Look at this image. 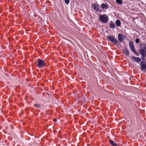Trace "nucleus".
I'll list each match as a JSON object with an SVG mask.
<instances>
[{
	"label": "nucleus",
	"mask_w": 146,
	"mask_h": 146,
	"mask_svg": "<svg viewBox=\"0 0 146 146\" xmlns=\"http://www.w3.org/2000/svg\"><path fill=\"white\" fill-rule=\"evenodd\" d=\"M36 66L39 68H42L44 66L45 63L43 60L38 59L36 61Z\"/></svg>",
	"instance_id": "1"
},
{
	"label": "nucleus",
	"mask_w": 146,
	"mask_h": 146,
	"mask_svg": "<svg viewBox=\"0 0 146 146\" xmlns=\"http://www.w3.org/2000/svg\"><path fill=\"white\" fill-rule=\"evenodd\" d=\"M139 52L142 56L145 57L146 56V44H143L142 48L139 50Z\"/></svg>",
	"instance_id": "2"
},
{
	"label": "nucleus",
	"mask_w": 146,
	"mask_h": 146,
	"mask_svg": "<svg viewBox=\"0 0 146 146\" xmlns=\"http://www.w3.org/2000/svg\"><path fill=\"white\" fill-rule=\"evenodd\" d=\"M108 17L106 15H101L100 16V19L102 22L106 23L108 22Z\"/></svg>",
	"instance_id": "3"
},
{
	"label": "nucleus",
	"mask_w": 146,
	"mask_h": 146,
	"mask_svg": "<svg viewBox=\"0 0 146 146\" xmlns=\"http://www.w3.org/2000/svg\"><path fill=\"white\" fill-rule=\"evenodd\" d=\"M141 70L144 72H146V62L144 61H142L140 64Z\"/></svg>",
	"instance_id": "4"
},
{
	"label": "nucleus",
	"mask_w": 146,
	"mask_h": 146,
	"mask_svg": "<svg viewBox=\"0 0 146 146\" xmlns=\"http://www.w3.org/2000/svg\"><path fill=\"white\" fill-rule=\"evenodd\" d=\"M108 40L112 42L114 44H117V40L116 39L115 37L111 36H107Z\"/></svg>",
	"instance_id": "5"
},
{
	"label": "nucleus",
	"mask_w": 146,
	"mask_h": 146,
	"mask_svg": "<svg viewBox=\"0 0 146 146\" xmlns=\"http://www.w3.org/2000/svg\"><path fill=\"white\" fill-rule=\"evenodd\" d=\"M125 38V36L123 35L122 34H119L118 35V39L120 42H122L123 40Z\"/></svg>",
	"instance_id": "6"
},
{
	"label": "nucleus",
	"mask_w": 146,
	"mask_h": 146,
	"mask_svg": "<svg viewBox=\"0 0 146 146\" xmlns=\"http://www.w3.org/2000/svg\"><path fill=\"white\" fill-rule=\"evenodd\" d=\"M129 46L132 50V51L134 53H136V51L135 49L133 43V42L131 41H130L129 42Z\"/></svg>",
	"instance_id": "7"
},
{
	"label": "nucleus",
	"mask_w": 146,
	"mask_h": 146,
	"mask_svg": "<svg viewBox=\"0 0 146 146\" xmlns=\"http://www.w3.org/2000/svg\"><path fill=\"white\" fill-rule=\"evenodd\" d=\"M92 7L96 11H100V12H101L100 10V7L98 6L95 5V4H93Z\"/></svg>",
	"instance_id": "8"
},
{
	"label": "nucleus",
	"mask_w": 146,
	"mask_h": 146,
	"mask_svg": "<svg viewBox=\"0 0 146 146\" xmlns=\"http://www.w3.org/2000/svg\"><path fill=\"white\" fill-rule=\"evenodd\" d=\"M131 58L134 61L137 62H140L141 61V60L140 59V58H137L133 56H132L131 57Z\"/></svg>",
	"instance_id": "9"
},
{
	"label": "nucleus",
	"mask_w": 146,
	"mask_h": 146,
	"mask_svg": "<svg viewBox=\"0 0 146 146\" xmlns=\"http://www.w3.org/2000/svg\"><path fill=\"white\" fill-rule=\"evenodd\" d=\"M101 7L103 9H107L108 8L107 6L105 4L102 3L101 5Z\"/></svg>",
	"instance_id": "10"
},
{
	"label": "nucleus",
	"mask_w": 146,
	"mask_h": 146,
	"mask_svg": "<svg viewBox=\"0 0 146 146\" xmlns=\"http://www.w3.org/2000/svg\"><path fill=\"white\" fill-rule=\"evenodd\" d=\"M123 53L126 55H128L129 54V52L127 50L125 49H124L123 50Z\"/></svg>",
	"instance_id": "11"
},
{
	"label": "nucleus",
	"mask_w": 146,
	"mask_h": 146,
	"mask_svg": "<svg viewBox=\"0 0 146 146\" xmlns=\"http://www.w3.org/2000/svg\"><path fill=\"white\" fill-rule=\"evenodd\" d=\"M115 24L118 27L120 26L121 25L120 21L118 20H117L115 22Z\"/></svg>",
	"instance_id": "12"
},
{
	"label": "nucleus",
	"mask_w": 146,
	"mask_h": 146,
	"mask_svg": "<svg viewBox=\"0 0 146 146\" xmlns=\"http://www.w3.org/2000/svg\"><path fill=\"white\" fill-rule=\"evenodd\" d=\"M110 142L111 144L112 145H116V144L112 140H110Z\"/></svg>",
	"instance_id": "13"
},
{
	"label": "nucleus",
	"mask_w": 146,
	"mask_h": 146,
	"mask_svg": "<svg viewBox=\"0 0 146 146\" xmlns=\"http://www.w3.org/2000/svg\"><path fill=\"white\" fill-rule=\"evenodd\" d=\"M115 24L114 23H111L110 24V27L111 28H115Z\"/></svg>",
	"instance_id": "14"
},
{
	"label": "nucleus",
	"mask_w": 146,
	"mask_h": 146,
	"mask_svg": "<svg viewBox=\"0 0 146 146\" xmlns=\"http://www.w3.org/2000/svg\"><path fill=\"white\" fill-rule=\"evenodd\" d=\"M116 2L119 4H121L122 3V1L121 0H116Z\"/></svg>",
	"instance_id": "15"
},
{
	"label": "nucleus",
	"mask_w": 146,
	"mask_h": 146,
	"mask_svg": "<svg viewBox=\"0 0 146 146\" xmlns=\"http://www.w3.org/2000/svg\"><path fill=\"white\" fill-rule=\"evenodd\" d=\"M65 1L66 4H68L69 3V0H65Z\"/></svg>",
	"instance_id": "16"
},
{
	"label": "nucleus",
	"mask_w": 146,
	"mask_h": 146,
	"mask_svg": "<svg viewBox=\"0 0 146 146\" xmlns=\"http://www.w3.org/2000/svg\"><path fill=\"white\" fill-rule=\"evenodd\" d=\"M135 42L136 43H138L139 42V39L138 38L136 39L135 40Z\"/></svg>",
	"instance_id": "17"
},
{
	"label": "nucleus",
	"mask_w": 146,
	"mask_h": 146,
	"mask_svg": "<svg viewBox=\"0 0 146 146\" xmlns=\"http://www.w3.org/2000/svg\"><path fill=\"white\" fill-rule=\"evenodd\" d=\"M35 106L38 107L40 106V105H37V104H35Z\"/></svg>",
	"instance_id": "18"
},
{
	"label": "nucleus",
	"mask_w": 146,
	"mask_h": 146,
	"mask_svg": "<svg viewBox=\"0 0 146 146\" xmlns=\"http://www.w3.org/2000/svg\"><path fill=\"white\" fill-rule=\"evenodd\" d=\"M57 121V119H53V121L54 122H56Z\"/></svg>",
	"instance_id": "19"
},
{
	"label": "nucleus",
	"mask_w": 146,
	"mask_h": 146,
	"mask_svg": "<svg viewBox=\"0 0 146 146\" xmlns=\"http://www.w3.org/2000/svg\"><path fill=\"white\" fill-rule=\"evenodd\" d=\"M136 55H137L138 54V53L137 52H136V53H134Z\"/></svg>",
	"instance_id": "20"
},
{
	"label": "nucleus",
	"mask_w": 146,
	"mask_h": 146,
	"mask_svg": "<svg viewBox=\"0 0 146 146\" xmlns=\"http://www.w3.org/2000/svg\"><path fill=\"white\" fill-rule=\"evenodd\" d=\"M141 58L142 59H143V58Z\"/></svg>",
	"instance_id": "21"
}]
</instances>
